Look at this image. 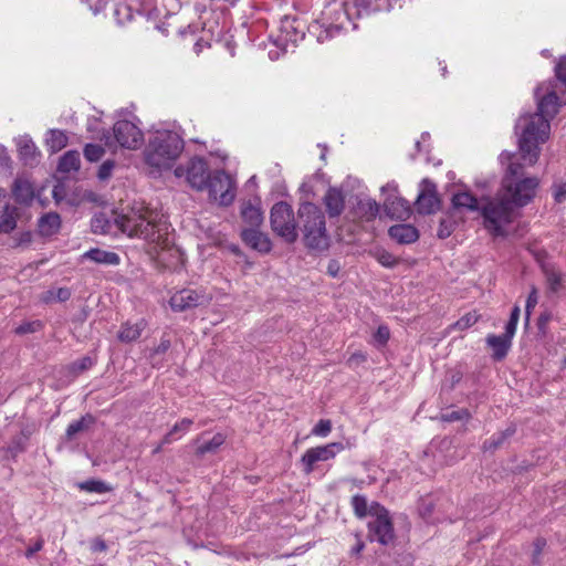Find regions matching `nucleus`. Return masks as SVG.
<instances>
[{
    "instance_id": "obj_45",
    "label": "nucleus",
    "mask_w": 566,
    "mask_h": 566,
    "mask_svg": "<svg viewBox=\"0 0 566 566\" xmlns=\"http://www.w3.org/2000/svg\"><path fill=\"white\" fill-rule=\"evenodd\" d=\"M455 229V221L451 216L441 218L437 235L439 239L449 238Z\"/></svg>"
},
{
    "instance_id": "obj_63",
    "label": "nucleus",
    "mask_w": 566,
    "mask_h": 566,
    "mask_svg": "<svg viewBox=\"0 0 566 566\" xmlns=\"http://www.w3.org/2000/svg\"><path fill=\"white\" fill-rule=\"evenodd\" d=\"M0 166L3 168H10L11 158L8 154L7 148L0 144Z\"/></svg>"
},
{
    "instance_id": "obj_55",
    "label": "nucleus",
    "mask_w": 566,
    "mask_h": 566,
    "mask_svg": "<svg viewBox=\"0 0 566 566\" xmlns=\"http://www.w3.org/2000/svg\"><path fill=\"white\" fill-rule=\"evenodd\" d=\"M553 197L555 202L562 203L566 201V184L565 182H554L553 184Z\"/></svg>"
},
{
    "instance_id": "obj_3",
    "label": "nucleus",
    "mask_w": 566,
    "mask_h": 566,
    "mask_svg": "<svg viewBox=\"0 0 566 566\" xmlns=\"http://www.w3.org/2000/svg\"><path fill=\"white\" fill-rule=\"evenodd\" d=\"M297 233L303 235L304 245L310 250L323 251L329 245L323 210L313 202L300 203L297 209Z\"/></svg>"
},
{
    "instance_id": "obj_51",
    "label": "nucleus",
    "mask_w": 566,
    "mask_h": 566,
    "mask_svg": "<svg viewBox=\"0 0 566 566\" xmlns=\"http://www.w3.org/2000/svg\"><path fill=\"white\" fill-rule=\"evenodd\" d=\"M332 430V422L328 419H321L312 429V433L318 437H326Z\"/></svg>"
},
{
    "instance_id": "obj_38",
    "label": "nucleus",
    "mask_w": 566,
    "mask_h": 566,
    "mask_svg": "<svg viewBox=\"0 0 566 566\" xmlns=\"http://www.w3.org/2000/svg\"><path fill=\"white\" fill-rule=\"evenodd\" d=\"M226 437L218 432L209 441L202 442L196 450L197 455L206 453H216L217 450L224 443Z\"/></svg>"
},
{
    "instance_id": "obj_19",
    "label": "nucleus",
    "mask_w": 566,
    "mask_h": 566,
    "mask_svg": "<svg viewBox=\"0 0 566 566\" xmlns=\"http://www.w3.org/2000/svg\"><path fill=\"white\" fill-rule=\"evenodd\" d=\"M384 210L390 219L407 220L411 214L409 202L398 195H388L384 200Z\"/></svg>"
},
{
    "instance_id": "obj_54",
    "label": "nucleus",
    "mask_w": 566,
    "mask_h": 566,
    "mask_svg": "<svg viewBox=\"0 0 566 566\" xmlns=\"http://www.w3.org/2000/svg\"><path fill=\"white\" fill-rule=\"evenodd\" d=\"M374 338L378 345H380V346L386 345L390 338L389 328L386 325L378 326L376 333L374 334Z\"/></svg>"
},
{
    "instance_id": "obj_18",
    "label": "nucleus",
    "mask_w": 566,
    "mask_h": 566,
    "mask_svg": "<svg viewBox=\"0 0 566 566\" xmlns=\"http://www.w3.org/2000/svg\"><path fill=\"white\" fill-rule=\"evenodd\" d=\"M30 437L29 428H23L19 434L13 436L8 446L0 448L2 459L17 461L18 455L27 451Z\"/></svg>"
},
{
    "instance_id": "obj_53",
    "label": "nucleus",
    "mask_w": 566,
    "mask_h": 566,
    "mask_svg": "<svg viewBox=\"0 0 566 566\" xmlns=\"http://www.w3.org/2000/svg\"><path fill=\"white\" fill-rule=\"evenodd\" d=\"M469 418H470V412L467 409L454 410V411L442 415V420L447 421V422H453V421H459V420L469 419Z\"/></svg>"
},
{
    "instance_id": "obj_48",
    "label": "nucleus",
    "mask_w": 566,
    "mask_h": 566,
    "mask_svg": "<svg viewBox=\"0 0 566 566\" xmlns=\"http://www.w3.org/2000/svg\"><path fill=\"white\" fill-rule=\"evenodd\" d=\"M71 297V290L69 287H59L56 290L48 291V296L44 298L46 302L55 300L59 302H66Z\"/></svg>"
},
{
    "instance_id": "obj_50",
    "label": "nucleus",
    "mask_w": 566,
    "mask_h": 566,
    "mask_svg": "<svg viewBox=\"0 0 566 566\" xmlns=\"http://www.w3.org/2000/svg\"><path fill=\"white\" fill-rule=\"evenodd\" d=\"M114 168L115 161L113 159L105 160L98 168L97 178L102 181L109 179Z\"/></svg>"
},
{
    "instance_id": "obj_39",
    "label": "nucleus",
    "mask_w": 566,
    "mask_h": 566,
    "mask_svg": "<svg viewBox=\"0 0 566 566\" xmlns=\"http://www.w3.org/2000/svg\"><path fill=\"white\" fill-rule=\"evenodd\" d=\"M543 272L545 274L549 291L556 293L562 286V274L551 265H544Z\"/></svg>"
},
{
    "instance_id": "obj_15",
    "label": "nucleus",
    "mask_w": 566,
    "mask_h": 566,
    "mask_svg": "<svg viewBox=\"0 0 566 566\" xmlns=\"http://www.w3.org/2000/svg\"><path fill=\"white\" fill-rule=\"evenodd\" d=\"M423 189L416 200V209L420 214L434 213L440 208V198L436 185L429 179L422 180Z\"/></svg>"
},
{
    "instance_id": "obj_29",
    "label": "nucleus",
    "mask_w": 566,
    "mask_h": 566,
    "mask_svg": "<svg viewBox=\"0 0 566 566\" xmlns=\"http://www.w3.org/2000/svg\"><path fill=\"white\" fill-rule=\"evenodd\" d=\"M485 342L492 349V358L495 361L503 360L512 346V342L502 335L490 334L486 336Z\"/></svg>"
},
{
    "instance_id": "obj_7",
    "label": "nucleus",
    "mask_w": 566,
    "mask_h": 566,
    "mask_svg": "<svg viewBox=\"0 0 566 566\" xmlns=\"http://www.w3.org/2000/svg\"><path fill=\"white\" fill-rule=\"evenodd\" d=\"M297 214L286 201L275 202L270 210L271 230L284 242L293 244L297 241Z\"/></svg>"
},
{
    "instance_id": "obj_21",
    "label": "nucleus",
    "mask_w": 566,
    "mask_h": 566,
    "mask_svg": "<svg viewBox=\"0 0 566 566\" xmlns=\"http://www.w3.org/2000/svg\"><path fill=\"white\" fill-rule=\"evenodd\" d=\"M350 9V3L348 1H336L333 0L328 2L323 12L322 20H326L328 23H339L342 24V30L345 29L346 22H353L356 20V17L345 18L339 13V11H348Z\"/></svg>"
},
{
    "instance_id": "obj_41",
    "label": "nucleus",
    "mask_w": 566,
    "mask_h": 566,
    "mask_svg": "<svg viewBox=\"0 0 566 566\" xmlns=\"http://www.w3.org/2000/svg\"><path fill=\"white\" fill-rule=\"evenodd\" d=\"M371 254L384 268L392 269L399 264V259L385 249H376Z\"/></svg>"
},
{
    "instance_id": "obj_20",
    "label": "nucleus",
    "mask_w": 566,
    "mask_h": 566,
    "mask_svg": "<svg viewBox=\"0 0 566 566\" xmlns=\"http://www.w3.org/2000/svg\"><path fill=\"white\" fill-rule=\"evenodd\" d=\"M241 219L248 228H261L264 221V214L261 209V200L255 197L253 200L243 201L240 208Z\"/></svg>"
},
{
    "instance_id": "obj_1",
    "label": "nucleus",
    "mask_w": 566,
    "mask_h": 566,
    "mask_svg": "<svg viewBox=\"0 0 566 566\" xmlns=\"http://www.w3.org/2000/svg\"><path fill=\"white\" fill-rule=\"evenodd\" d=\"M542 86L535 90L537 109L533 114H525L518 117L515 124V134L518 136V150L522 158L530 165H534L539 157V145L549 137V119L559 109V97L554 90L543 96L539 95Z\"/></svg>"
},
{
    "instance_id": "obj_34",
    "label": "nucleus",
    "mask_w": 566,
    "mask_h": 566,
    "mask_svg": "<svg viewBox=\"0 0 566 566\" xmlns=\"http://www.w3.org/2000/svg\"><path fill=\"white\" fill-rule=\"evenodd\" d=\"M80 167V153L77 150H69L60 158L57 170L62 174H70L72 171H77Z\"/></svg>"
},
{
    "instance_id": "obj_59",
    "label": "nucleus",
    "mask_w": 566,
    "mask_h": 566,
    "mask_svg": "<svg viewBox=\"0 0 566 566\" xmlns=\"http://www.w3.org/2000/svg\"><path fill=\"white\" fill-rule=\"evenodd\" d=\"M94 14H98L106 8L107 0H82Z\"/></svg>"
},
{
    "instance_id": "obj_36",
    "label": "nucleus",
    "mask_w": 566,
    "mask_h": 566,
    "mask_svg": "<svg viewBox=\"0 0 566 566\" xmlns=\"http://www.w3.org/2000/svg\"><path fill=\"white\" fill-rule=\"evenodd\" d=\"M46 145L51 153H57L66 147L69 137L65 132L60 129H50L48 132Z\"/></svg>"
},
{
    "instance_id": "obj_12",
    "label": "nucleus",
    "mask_w": 566,
    "mask_h": 566,
    "mask_svg": "<svg viewBox=\"0 0 566 566\" xmlns=\"http://www.w3.org/2000/svg\"><path fill=\"white\" fill-rule=\"evenodd\" d=\"M398 0H352L348 11H339L345 18L363 19L377 12H388Z\"/></svg>"
},
{
    "instance_id": "obj_8",
    "label": "nucleus",
    "mask_w": 566,
    "mask_h": 566,
    "mask_svg": "<svg viewBox=\"0 0 566 566\" xmlns=\"http://www.w3.org/2000/svg\"><path fill=\"white\" fill-rule=\"evenodd\" d=\"M107 147L118 145L122 148L135 150L144 144V133L139 126L128 119H118L113 126V135L104 129L99 137Z\"/></svg>"
},
{
    "instance_id": "obj_5",
    "label": "nucleus",
    "mask_w": 566,
    "mask_h": 566,
    "mask_svg": "<svg viewBox=\"0 0 566 566\" xmlns=\"http://www.w3.org/2000/svg\"><path fill=\"white\" fill-rule=\"evenodd\" d=\"M114 223L116 227L129 237L143 238L149 242L160 245L161 222L147 220L142 214H117L115 213Z\"/></svg>"
},
{
    "instance_id": "obj_62",
    "label": "nucleus",
    "mask_w": 566,
    "mask_h": 566,
    "mask_svg": "<svg viewBox=\"0 0 566 566\" xmlns=\"http://www.w3.org/2000/svg\"><path fill=\"white\" fill-rule=\"evenodd\" d=\"M92 366H93V360L88 356L82 357L81 359H78L74 363V367L81 371L86 370V369L91 368Z\"/></svg>"
},
{
    "instance_id": "obj_30",
    "label": "nucleus",
    "mask_w": 566,
    "mask_h": 566,
    "mask_svg": "<svg viewBox=\"0 0 566 566\" xmlns=\"http://www.w3.org/2000/svg\"><path fill=\"white\" fill-rule=\"evenodd\" d=\"M353 212L357 218L371 221L379 213V205L371 198H357Z\"/></svg>"
},
{
    "instance_id": "obj_14",
    "label": "nucleus",
    "mask_w": 566,
    "mask_h": 566,
    "mask_svg": "<svg viewBox=\"0 0 566 566\" xmlns=\"http://www.w3.org/2000/svg\"><path fill=\"white\" fill-rule=\"evenodd\" d=\"M306 23L297 17L285 15L281 20L280 34L276 40L279 46L286 49L289 43L296 44L305 36Z\"/></svg>"
},
{
    "instance_id": "obj_6",
    "label": "nucleus",
    "mask_w": 566,
    "mask_h": 566,
    "mask_svg": "<svg viewBox=\"0 0 566 566\" xmlns=\"http://www.w3.org/2000/svg\"><path fill=\"white\" fill-rule=\"evenodd\" d=\"M483 218L484 228L493 237H506L505 226L513 221V207L503 198L488 200L479 210Z\"/></svg>"
},
{
    "instance_id": "obj_10",
    "label": "nucleus",
    "mask_w": 566,
    "mask_h": 566,
    "mask_svg": "<svg viewBox=\"0 0 566 566\" xmlns=\"http://www.w3.org/2000/svg\"><path fill=\"white\" fill-rule=\"evenodd\" d=\"M206 189L209 192V198L219 200V205L222 207L230 206L235 198L232 180L224 170L211 172Z\"/></svg>"
},
{
    "instance_id": "obj_49",
    "label": "nucleus",
    "mask_w": 566,
    "mask_h": 566,
    "mask_svg": "<svg viewBox=\"0 0 566 566\" xmlns=\"http://www.w3.org/2000/svg\"><path fill=\"white\" fill-rule=\"evenodd\" d=\"M537 302H538L537 290L535 286H533L527 296L526 305H525V324L526 325L530 323L531 313H532L533 308L536 306Z\"/></svg>"
},
{
    "instance_id": "obj_37",
    "label": "nucleus",
    "mask_w": 566,
    "mask_h": 566,
    "mask_svg": "<svg viewBox=\"0 0 566 566\" xmlns=\"http://www.w3.org/2000/svg\"><path fill=\"white\" fill-rule=\"evenodd\" d=\"M170 346V339L161 337L160 343L155 348H153L148 355V360L153 367L160 368L163 366V359L160 356L166 354Z\"/></svg>"
},
{
    "instance_id": "obj_9",
    "label": "nucleus",
    "mask_w": 566,
    "mask_h": 566,
    "mask_svg": "<svg viewBox=\"0 0 566 566\" xmlns=\"http://www.w3.org/2000/svg\"><path fill=\"white\" fill-rule=\"evenodd\" d=\"M369 515L373 517V520L368 522L369 539L382 546L392 544L396 535L389 511L380 503L373 502L370 504Z\"/></svg>"
},
{
    "instance_id": "obj_13",
    "label": "nucleus",
    "mask_w": 566,
    "mask_h": 566,
    "mask_svg": "<svg viewBox=\"0 0 566 566\" xmlns=\"http://www.w3.org/2000/svg\"><path fill=\"white\" fill-rule=\"evenodd\" d=\"M345 449L342 442H332L325 446L310 448L302 455L301 462L303 464V471L310 474L314 471L315 463L319 461H328L336 457L339 452Z\"/></svg>"
},
{
    "instance_id": "obj_47",
    "label": "nucleus",
    "mask_w": 566,
    "mask_h": 566,
    "mask_svg": "<svg viewBox=\"0 0 566 566\" xmlns=\"http://www.w3.org/2000/svg\"><path fill=\"white\" fill-rule=\"evenodd\" d=\"M479 321V315L476 312H469L459 318L454 324L453 328L458 331H464L469 327L473 326Z\"/></svg>"
},
{
    "instance_id": "obj_42",
    "label": "nucleus",
    "mask_w": 566,
    "mask_h": 566,
    "mask_svg": "<svg viewBox=\"0 0 566 566\" xmlns=\"http://www.w3.org/2000/svg\"><path fill=\"white\" fill-rule=\"evenodd\" d=\"M78 489L90 493H106L111 491V486L101 480H86L78 483Z\"/></svg>"
},
{
    "instance_id": "obj_40",
    "label": "nucleus",
    "mask_w": 566,
    "mask_h": 566,
    "mask_svg": "<svg viewBox=\"0 0 566 566\" xmlns=\"http://www.w3.org/2000/svg\"><path fill=\"white\" fill-rule=\"evenodd\" d=\"M91 228L94 233L106 234L111 232L112 222L105 213H98L92 218Z\"/></svg>"
},
{
    "instance_id": "obj_27",
    "label": "nucleus",
    "mask_w": 566,
    "mask_h": 566,
    "mask_svg": "<svg viewBox=\"0 0 566 566\" xmlns=\"http://www.w3.org/2000/svg\"><path fill=\"white\" fill-rule=\"evenodd\" d=\"M12 196L19 205L30 206L34 199V189L30 181L17 178L12 186Z\"/></svg>"
},
{
    "instance_id": "obj_43",
    "label": "nucleus",
    "mask_w": 566,
    "mask_h": 566,
    "mask_svg": "<svg viewBox=\"0 0 566 566\" xmlns=\"http://www.w3.org/2000/svg\"><path fill=\"white\" fill-rule=\"evenodd\" d=\"M352 506L355 515L358 518H364L369 514L370 505L368 506L367 499L364 495L356 494L352 497Z\"/></svg>"
},
{
    "instance_id": "obj_57",
    "label": "nucleus",
    "mask_w": 566,
    "mask_h": 566,
    "mask_svg": "<svg viewBox=\"0 0 566 566\" xmlns=\"http://www.w3.org/2000/svg\"><path fill=\"white\" fill-rule=\"evenodd\" d=\"M555 75L558 81L566 85V56L559 59L555 66Z\"/></svg>"
},
{
    "instance_id": "obj_31",
    "label": "nucleus",
    "mask_w": 566,
    "mask_h": 566,
    "mask_svg": "<svg viewBox=\"0 0 566 566\" xmlns=\"http://www.w3.org/2000/svg\"><path fill=\"white\" fill-rule=\"evenodd\" d=\"M60 228L61 217L56 212L45 213L38 220V231L42 237L51 238L60 231Z\"/></svg>"
},
{
    "instance_id": "obj_56",
    "label": "nucleus",
    "mask_w": 566,
    "mask_h": 566,
    "mask_svg": "<svg viewBox=\"0 0 566 566\" xmlns=\"http://www.w3.org/2000/svg\"><path fill=\"white\" fill-rule=\"evenodd\" d=\"M193 423L192 419L190 418H184L180 421L176 422L174 427L170 429L175 434L177 433H186L191 424Z\"/></svg>"
},
{
    "instance_id": "obj_52",
    "label": "nucleus",
    "mask_w": 566,
    "mask_h": 566,
    "mask_svg": "<svg viewBox=\"0 0 566 566\" xmlns=\"http://www.w3.org/2000/svg\"><path fill=\"white\" fill-rule=\"evenodd\" d=\"M42 326L40 321L24 322L15 328L17 335H25L36 332Z\"/></svg>"
},
{
    "instance_id": "obj_22",
    "label": "nucleus",
    "mask_w": 566,
    "mask_h": 566,
    "mask_svg": "<svg viewBox=\"0 0 566 566\" xmlns=\"http://www.w3.org/2000/svg\"><path fill=\"white\" fill-rule=\"evenodd\" d=\"M307 31L310 35L316 38L318 43H324L342 31V24L328 23L326 20H317L307 27Z\"/></svg>"
},
{
    "instance_id": "obj_25",
    "label": "nucleus",
    "mask_w": 566,
    "mask_h": 566,
    "mask_svg": "<svg viewBox=\"0 0 566 566\" xmlns=\"http://www.w3.org/2000/svg\"><path fill=\"white\" fill-rule=\"evenodd\" d=\"M517 431V427L514 422H511L504 430L497 431L486 439L482 449L485 452H494L503 447Z\"/></svg>"
},
{
    "instance_id": "obj_61",
    "label": "nucleus",
    "mask_w": 566,
    "mask_h": 566,
    "mask_svg": "<svg viewBox=\"0 0 566 566\" xmlns=\"http://www.w3.org/2000/svg\"><path fill=\"white\" fill-rule=\"evenodd\" d=\"M340 271V264L337 260L335 259H332L329 260L328 262V265H327V270H326V273L331 276V277H337L338 273Z\"/></svg>"
},
{
    "instance_id": "obj_23",
    "label": "nucleus",
    "mask_w": 566,
    "mask_h": 566,
    "mask_svg": "<svg viewBox=\"0 0 566 566\" xmlns=\"http://www.w3.org/2000/svg\"><path fill=\"white\" fill-rule=\"evenodd\" d=\"M390 239L399 244H411L419 239V230L409 223H399L388 229Z\"/></svg>"
},
{
    "instance_id": "obj_35",
    "label": "nucleus",
    "mask_w": 566,
    "mask_h": 566,
    "mask_svg": "<svg viewBox=\"0 0 566 566\" xmlns=\"http://www.w3.org/2000/svg\"><path fill=\"white\" fill-rule=\"evenodd\" d=\"M452 207L454 209L465 208L470 211H479L482 206H480L476 197L470 192H458L452 197Z\"/></svg>"
},
{
    "instance_id": "obj_4",
    "label": "nucleus",
    "mask_w": 566,
    "mask_h": 566,
    "mask_svg": "<svg viewBox=\"0 0 566 566\" xmlns=\"http://www.w3.org/2000/svg\"><path fill=\"white\" fill-rule=\"evenodd\" d=\"M538 186L537 177L524 176L522 164L511 163L501 181L502 198L513 208H523L534 199Z\"/></svg>"
},
{
    "instance_id": "obj_24",
    "label": "nucleus",
    "mask_w": 566,
    "mask_h": 566,
    "mask_svg": "<svg viewBox=\"0 0 566 566\" xmlns=\"http://www.w3.org/2000/svg\"><path fill=\"white\" fill-rule=\"evenodd\" d=\"M323 202L329 218H336L342 214L345 208V197L342 190L331 187L326 191Z\"/></svg>"
},
{
    "instance_id": "obj_46",
    "label": "nucleus",
    "mask_w": 566,
    "mask_h": 566,
    "mask_svg": "<svg viewBox=\"0 0 566 566\" xmlns=\"http://www.w3.org/2000/svg\"><path fill=\"white\" fill-rule=\"evenodd\" d=\"M115 18L118 24L123 25L133 20L132 8L126 3H118L115 8Z\"/></svg>"
},
{
    "instance_id": "obj_28",
    "label": "nucleus",
    "mask_w": 566,
    "mask_h": 566,
    "mask_svg": "<svg viewBox=\"0 0 566 566\" xmlns=\"http://www.w3.org/2000/svg\"><path fill=\"white\" fill-rule=\"evenodd\" d=\"M146 326H147V323L143 318L138 319L135 323L127 321L122 324L120 329L117 334V338L122 343H126V344L135 342L140 337L142 333L146 328Z\"/></svg>"
},
{
    "instance_id": "obj_64",
    "label": "nucleus",
    "mask_w": 566,
    "mask_h": 566,
    "mask_svg": "<svg viewBox=\"0 0 566 566\" xmlns=\"http://www.w3.org/2000/svg\"><path fill=\"white\" fill-rule=\"evenodd\" d=\"M44 541L39 538L32 546H29L25 551V557L31 558L35 553L42 549Z\"/></svg>"
},
{
    "instance_id": "obj_11",
    "label": "nucleus",
    "mask_w": 566,
    "mask_h": 566,
    "mask_svg": "<svg viewBox=\"0 0 566 566\" xmlns=\"http://www.w3.org/2000/svg\"><path fill=\"white\" fill-rule=\"evenodd\" d=\"M211 298L201 289H182L172 294L169 300V305L174 312H185L208 304Z\"/></svg>"
},
{
    "instance_id": "obj_26",
    "label": "nucleus",
    "mask_w": 566,
    "mask_h": 566,
    "mask_svg": "<svg viewBox=\"0 0 566 566\" xmlns=\"http://www.w3.org/2000/svg\"><path fill=\"white\" fill-rule=\"evenodd\" d=\"M17 146L19 159L25 166H33L39 161L40 153L38 151L35 144L30 137H21L18 140Z\"/></svg>"
},
{
    "instance_id": "obj_44",
    "label": "nucleus",
    "mask_w": 566,
    "mask_h": 566,
    "mask_svg": "<svg viewBox=\"0 0 566 566\" xmlns=\"http://www.w3.org/2000/svg\"><path fill=\"white\" fill-rule=\"evenodd\" d=\"M83 154L87 161L96 163L103 157L105 149L97 144H86Z\"/></svg>"
},
{
    "instance_id": "obj_32",
    "label": "nucleus",
    "mask_w": 566,
    "mask_h": 566,
    "mask_svg": "<svg viewBox=\"0 0 566 566\" xmlns=\"http://www.w3.org/2000/svg\"><path fill=\"white\" fill-rule=\"evenodd\" d=\"M83 260H90L97 264L118 265L120 258L117 253L93 248L86 251L82 256Z\"/></svg>"
},
{
    "instance_id": "obj_17",
    "label": "nucleus",
    "mask_w": 566,
    "mask_h": 566,
    "mask_svg": "<svg viewBox=\"0 0 566 566\" xmlns=\"http://www.w3.org/2000/svg\"><path fill=\"white\" fill-rule=\"evenodd\" d=\"M242 242L262 254H268L272 250V242L269 235L260 228H244L240 232Z\"/></svg>"
},
{
    "instance_id": "obj_2",
    "label": "nucleus",
    "mask_w": 566,
    "mask_h": 566,
    "mask_svg": "<svg viewBox=\"0 0 566 566\" xmlns=\"http://www.w3.org/2000/svg\"><path fill=\"white\" fill-rule=\"evenodd\" d=\"M185 148L181 136L172 130H156L144 150L145 163L158 170L170 169Z\"/></svg>"
},
{
    "instance_id": "obj_33",
    "label": "nucleus",
    "mask_w": 566,
    "mask_h": 566,
    "mask_svg": "<svg viewBox=\"0 0 566 566\" xmlns=\"http://www.w3.org/2000/svg\"><path fill=\"white\" fill-rule=\"evenodd\" d=\"M95 421L96 419L93 415L86 413L82 416L78 420L71 422L65 431V440H74L78 433L87 431L95 423Z\"/></svg>"
},
{
    "instance_id": "obj_58",
    "label": "nucleus",
    "mask_w": 566,
    "mask_h": 566,
    "mask_svg": "<svg viewBox=\"0 0 566 566\" xmlns=\"http://www.w3.org/2000/svg\"><path fill=\"white\" fill-rule=\"evenodd\" d=\"M552 319V313L548 312V311H544L539 314L538 318H537V328L539 331V333L542 334H545L546 333V327L549 323V321Z\"/></svg>"
},
{
    "instance_id": "obj_16",
    "label": "nucleus",
    "mask_w": 566,
    "mask_h": 566,
    "mask_svg": "<svg viewBox=\"0 0 566 566\" xmlns=\"http://www.w3.org/2000/svg\"><path fill=\"white\" fill-rule=\"evenodd\" d=\"M207 161L201 157H193L186 168V177L189 185L197 190H205L210 178Z\"/></svg>"
},
{
    "instance_id": "obj_60",
    "label": "nucleus",
    "mask_w": 566,
    "mask_h": 566,
    "mask_svg": "<svg viewBox=\"0 0 566 566\" xmlns=\"http://www.w3.org/2000/svg\"><path fill=\"white\" fill-rule=\"evenodd\" d=\"M227 249H228V250H229L233 255H235V256H238V258H240V259L244 260V262H245L249 266H251V265H252V263L248 261V258H247L245 253L241 250V248H240L238 244H233V243H232V244H229V245L227 247Z\"/></svg>"
}]
</instances>
